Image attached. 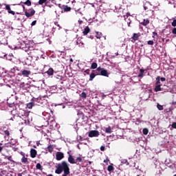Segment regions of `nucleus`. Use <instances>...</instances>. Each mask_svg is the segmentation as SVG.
<instances>
[{
	"label": "nucleus",
	"mask_w": 176,
	"mask_h": 176,
	"mask_svg": "<svg viewBox=\"0 0 176 176\" xmlns=\"http://www.w3.org/2000/svg\"><path fill=\"white\" fill-rule=\"evenodd\" d=\"M55 173L61 174L63 172L62 176H68L71 173L69 171V164L65 161H63L56 166Z\"/></svg>",
	"instance_id": "1"
},
{
	"label": "nucleus",
	"mask_w": 176,
	"mask_h": 176,
	"mask_svg": "<svg viewBox=\"0 0 176 176\" xmlns=\"http://www.w3.org/2000/svg\"><path fill=\"white\" fill-rule=\"evenodd\" d=\"M144 9L147 13H149V12L153 13V6H152V4H151V2L149 1H146L144 3Z\"/></svg>",
	"instance_id": "2"
},
{
	"label": "nucleus",
	"mask_w": 176,
	"mask_h": 176,
	"mask_svg": "<svg viewBox=\"0 0 176 176\" xmlns=\"http://www.w3.org/2000/svg\"><path fill=\"white\" fill-rule=\"evenodd\" d=\"M35 14V10L34 8H30L28 10H25V16L26 17H32Z\"/></svg>",
	"instance_id": "3"
},
{
	"label": "nucleus",
	"mask_w": 176,
	"mask_h": 176,
	"mask_svg": "<svg viewBox=\"0 0 176 176\" xmlns=\"http://www.w3.org/2000/svg\"><path fill=\"white\" fill-rule=\"evenodd\" d=\"M89 137L93 138V137H98L100 135V132L97 130H92L89 132Z\"/></svg>",
	"instance_id": "4"
},
{
	"label": "nucleus",
	"mask_w": 176,
	"mask_h": 176,
	"mask_svg": "<svg viewBox=\"0 0 176 176\" xmlns=\"http://www.w3.org/2000/svg\"><path fill=\"white\" fill-rule=\"evenodd\" d=\"M56 159L58 161L63 160V159H64V153L62 152H57L56 154Z\"/></svg>",
	"instance_id": "5"
},
{
	"label": "nucleus",
	"mask_w": 176,
	"mask_h": 176,
	"mask_svg": "<svg viewBox=\"0 0 176 176\" xmlns=\"http://www.w3.org/2000/svg\"><path fill=\"white\" fill-rule=\"evenodd\" d=\"M21 75H23V76H25L26 78H28V76L31 75V71L30 70L22 69L21 71Z\"/></svg>",
	"instance_id": "6"
},
{
	"label": "nucleus",
	"mask_w": 176,
	"mask_h": 176,
	"mask_svg": "<svg viewBox=\"0 0 176 176\" xmlns=\"http://www.w3.org/2000/svg\"><path fill=\"white\" fill-rule=\"evenodd\" d=\"M140 36H141L140 33H134L131 37V42H133V41H134V42H135V41H138V39H140Z\"/></svg>",
	"instance_id": "7"
},
{
	"label": "nucleus",
	"mask_w": 176,
	"mask_h": 176,
	"mask_svg": "<svg viewBox=\"0 0 176 176\" xmlns=\"http://www.w3.org/2000/svg\"><path fill=\"white\" fill-rule=\"evenodd\" d=\"M69 163H70V164H76V162L75 158H74V156H72V155H69L67 159Z\"/></svg>",
	"instance_id": "8"
},
{
	"label": "nucleus",
	"mask_w": 176,
	"mask_h": 176,
	"mask_svg": "<svg viewBox=\"0 0 176 176\" xmlns=\"http://www.w3.org/2000/svg\"><path fill=\"white\" fill-rule=\"evenodd\" d=\"M6 10H8V12L10 14H12V16H14V14H16V12H14V11H12L10 9V6L9 4H6Z\"/></svg>",
	"instance_id": "9"
},
{
	"label": "nucleus",
	"mask_w": 176,
	"mask_h": 176,
	"mask_svg": "<svg viewBox=\"0 0 176 176\" xmlns=\"http://www.w3.org/2000/svg\"><path fill=\"white\" fill-rule=\"evenodd\" d=\"M36 155H37L36 150L32 148L30 150V157H32V159H34V157H36Z\"/></svg>",
	"instance_id": "10"
},
{
	"label": "nucleus",
	"mask_w": 176,
	"mask_h": 176,
	"mask_svg": "<svg viewBox=\"0 0 176 176\" xmlns=\"http://www.w3.org/2000/svg\"><path fill=\"white\" fill-rule=\"evenodd\" d=\"M60 8L63 10H64V12H71V10H72V8H71V7H69L68 6H65V5L62 6V7H60Z\"/></svg>",
	"instance_id": "11"
},
{
	"label": "nucleus",
	"mask_w": 176,
	"mask_h": 176,
	"mask_svg": "<svg viewBox=\"0 0 176 176\" xmlns=\"http://www.w3.org/2000/svg\"><path fill=\"white\" fill-rule=\"evenodd\" d=\"M100 75L102 76H106L107 78H108V76H109L108 75V72L104 69H102V71L100 72Z\"/></svg>",
	"instance_id": "12"
},
{
	"label": "nucleus",
	"mask_w": 176,
	"mask_h": 176,
	"mask_svg": "<svg viewBox=\"0 0 176 176\" xmlns=\"http://www.w3.org/2000/svg\"><path fill=\"white\" fill-rule=\"evenodd\" d=\"M90 32V28L89 26H86L82 32L83 35H87Z\"/></svg>",
	"instance_id": "13"
},
{
	"label": "nucleus",
	"mask_w": 176,
	"mask_h": 176,
	"mask_svg": "<svg viewBox=\"0 0 176 176\" xmlns=\"http://www.w3.org/2000/svg\"><path fill=\"white\" fill-rule=\"evenodd\" d=\"M76 45H78L79 46V47H85V43H83L80 40H78L76 41Z\"/></svg>",
	"instance_id": "14"
},
{
	"label": "nucleus",
	"mask_w": 176,
	"mask_h": 176,
	"mask_svg": "<svg viewBox=\"0 0 176 176\" xmlns=\"http://www.w3.org/2000/svg\"><path fill=\"white\" fill-rule=\"evenodd\" d=\"M46 74H47L49 76H52L53 74H54V69H53V68H50L48 71L46 72Z\"/></svg>",
	"instance_id": "15"
},
{
	"label": "nucleus",
	"mask_w": 176,
	"mask_h": 176,
	"mask_svg": "<svg viewBox=\"0 0 176 176\" xmlns=\"http://www.w3.org/2000/svg\"><path fill=\"white\" fill-rule=\"evenodd\" d=\"M140 73L138 75V78H144V74L145 72V69H140Z\"/></svg>",
	"instance_id": "16"
},
{
	"label": "nucleus",
	"mask_w": 176,
	"mask_h": 176,
	"mask_svg": "<svg viewBox=\"0 0 176 176\" xmlns=\"http://www.w3.org/2000/svg\"><path fill=\"white\" fill-rule=\"evenodd\" d=\"M21 162L22 163H23V164H28V158L25 157V156H23L21 160Z\"/></svg>",
	"instance_id": "17"
},
{
	"label": "nucleus",
	"mask_w": 176,
	"mask_h": 176,
	"mask_svg": "<svg viewBox=\"0 0 176 176\" xmlns=\"http://www.w3.org/2000/svg\"><path fill=\"white\" fill-rule=\"evenodd\" d=\"M34 105H35V103H34V102H30L27 104V108L29 109H32V107H34Z\"/></svg>",
	"instance_id": "18"
},
{
	"label": "nucleus",
	"mask_w": 176,
	"mask_h": 176,
	"mask_svg": "<svg viewBox=\"0 0 176 176\" xmlns=\"http://www.w3.org/2000/svg\"><path fill=\"white\" fill-rule=\"evenodd\" d=\"M22 116L24 118V119H27V118L30 116V112L24 111L23 114H22Z\"/></svg>",
	"instance_id": "19"
},
{
	"label": "nucleus",
	"mask_w": 176,
	"mask_h": 176,
	"mask_svg": "<svg viewBox=\"0 0 176 176\" xmlns=\"http://www.w3.org/2000/svg\"><path fill=\"white\" fill-rule=\"evenodd\" d=\"M123 164H125V166H129V162L127 160L122 159L121 160V166H123Z\"/></svg>",
	"instance_id": "20"
},
{
	"label": "nucleus",
	"mask_w": 176,
	"mask_h": 176,
	"mask_svg": "<svg viewBox=\"0 0 176 176\" xmlns=\"http://www.w3.org/2000/svg\"><path fill=\"white\" fill-rule=\"evenodd\" d=\"M107 170L108 171H109V173H111V171H113V170H115V168L113 167V164H111V165H109L108 167H107Z\"/></svg>",
	"instance_id": "21"
},
{
	"label": "nucleus",
	"mask_w": 176,
	"mask_h": 176,
	"mask_svg": "<svg viewBox=\"0 0 176 176\" xmlns=\"http://www.w3.org/2000/svg\"><path fill=\"white\" fill-rule=\"evenodd\" d=\"M141 24L144 25V27L146 26L148 24H149V19H144Z\"/></svg>",
	"instance_id": "22"
},
{
	"label": "nucleus",
	"mask_w": 176,
	"mask_h": 176,
	"mask_svg": "<svg viewBox=\"0 0 176 176\" xmlns=\"http://www.w3.org/2000/svg\"><path fill=\"white\" fill-rule=\"evenodd\" d=\"M105 133H107V134H111V133H112V128H111V126H108L105 129Z\"/></svg>",
	"instance_id": "23"
},
{
	"label": "nucleus",
	"mask_w": 176,
	"mask_h": 176,
	"mask_svg": "<svg viewBox=\"0 0 176 176\" xmlns=\"http://www.w3.org/2000/svg\"><path fill=\"white\" fill-rule=\"evenodd\" d=\"M6 158L8 159V160H9L10 162H11V163H16V162L13 160L12 155L10 156L6 155Z\"/></svg>",
	"instance_id": "24"
},
{
	"label": "nucleus",
	"mask_w": 176,
	"mask_h": 176,
	"mask_svg": "<svg viewBox=\"0 0 176 176\" xmlns=\"http://www.w3.org/2000/svg\"><path fill=\"white\" fill-rule=\"evenodd\" d=\"M162 85H156L155 87V91L157 92V91H162Z\"/></svg>",
	"instance_id": "25"
},
{
	"label": "nucleus",
	"mask_w": 176,
	"mask_h": 176,
	"mask_svg": "<svg viewBox=\"0 0 176 176\" xmlns=\"http://www.w3.org/2000/svg\"><path fill=\"white\" fill-rule=\"evenodd\" d=\"M36 168L37 170H40V171H42V170H43V167L42 166V165H41L39 163H38L36 165Z\"/></svg>",
	"instance_id": "26"
},
{
	"label": "nucleus",
	"mask_w": 176,
	"mask_h": 176,
	"mask_svg": "<svg viewBox=\"0 0 176 176\" xmlns=\"http://www.w3.org/2000/svg\"><path fill=\"white\" fill-rule=\"evenodd\" d=\"M23 5H26L27 6H31L32 5V3L30 0H27L26 1L23 3Z\"/></svg>",
	"instance_id": "27"
},
{
	"label": "nucleus",
	"mask_w": 176,
	"mask_h": 176,
	"mask_svg": "<svg viewBox=\"0 0 176 176\" xmlns=\"http://www.w3.org/2000/svg\"><path fill=\"white\" fill-rule=\"evenodd\" d=\"M96 74L94 73H91L90 75H89V80L91 81L93 80V79H94L96 78Z\"/></svg>",
	"instance_id": "28"
},
{
	"label": "nucleus",
	"mask_w": 176,
	"mask_h": 176,
	"mask_svg": "<svg viewBox=\"0 0 176 176\" xmlns=\"http://www.w3.org/2000/svg\"><path fill=\"white\" fill-rule=\"evenodd\" d=\"M53 145L52 144H50L48 146H47V150H48V152H50V153H52V152H53Z\"/></svg>",
	"instance_id": "29"
},
{
	"label": "nucleus",
	"mask_w": 176,
	"mask_h": 176,
	"mask_svg": "<svg viewBox=\"0 0 176 176\" xmlns=\"http://www.w3.org/2000/svg\"><path fill=\"white\" fill-rule=\"evenodd\" d=\"M76 164H77L78 163H82V162H83V160L82 159V157H78L76 159Z\"/></svg>",
	"instance_id": "30"
},
{
	"label": "nucleus",
	"mask_w": 176,
	"mask_h": 176,
	"mask_svg": "<svg viewBox=\"0 0 176 176\" xmlns=\"http://www.w3.org/2000/svg\"><path fill=\"white\" fill-rule=\"evenodd\" d=\"M156 80H157L155 83L156 86L160 85V76H157Z\"/></svg>",
	"instance_id": "31"
},
{
	"label": "nucleus",
	"mask_w": 176,
	"mask_h": 176,
	"mask_svg": "<svg viewBox=\"0 0 176 176\" xmlns=\"http://www.w3.org/2000/svg\"><path fill=\"white\" fill-rule=\"evenodd\" d=\"M157 109H159V111H163L164 109V108L163 107V105H161L160 104H157Z\"/></svg>",
	"instance_id": "32"
},
{
	"label": "nucleus",
	"mask_w": 176,
	"mask_h": 176,
	"mask_svg": "<svg viewBox=\"0 0 176 176\" xmlns=\"http://www.w3.org/2000/svg\"><path fill=\"white\" fill-rule=\"evenodd\" d=\"M101 36H102V34L101 32H96V38L98 39H101Z\"/></svg>",
	"instance_id": "33"
},
{
	"label": "nucleus",
	"mask_w": 176,
	"mask_h": 176,
	"mask_svg": "<svg viewBox=\"0 0 176 176\" xmlns=\"http://www.w3.org/2000/svg\"><path fill=\"white\" fill-rule=\"evenodd\" d=\"M97 67H98L97 63H93L91 64V68L92 69H96V68H97Z\"/></svg>",
	"instance_id": "34"
},
{
	"label": "nucleus",
	"mask_w": 176,
	"mask_h": 176,
	"mask_svg": "<svg viewBox=\"0 0 176 176\" xmlns=\"http://www.w3.org/2000/svg\"><path fill=\"white\" fill-rule=\"evenodd\" d=\"M148 133H149V131L148 130V129L144 128V129H143V134H144V135H148Z\"/></svg>",
	"instance_id": "35"
},
{
	"label": "nucleus",
	"mask_w": 176,
	"mask_h": 176,
	"mask_svg": "<svg viewBox=\"0 0 176 176\" xmlns=\"http://www.w3.org/2000/svg\"><path fill=\"white\" fill-rule=\"evenodd\" d=\"M46 2H47V0H39L38 5H43V3H46Z\"/></svg>",
	"instance_id": "36"
},
{
	"label": "nucleus",
	"mask_w": 176,
	"mask_h": 176,
	"mask_svg": "<svg viewBox=\"0 0 176 176\" xmlns=\"http://www.w3.org/2000/svg\"><path fill=\"white\" fill-rule=\"evenodd\" d=\"M4 134L7 135V137H10V132L8 130L4 131Z\"/></svg>",
	"instance_id": "37"
},
{
	"label": "nucleus",
	"mask_w": 176,
	"mask_h": 176,
	"mask_svg": "<svg viewBox=\"0 0 176 176\" xmlns=\"http://www.w3.org/2000/svg\"><path fill=\"white\" fill-rule=\"evenodd\" d=\"M81 97H82V98H86V97H87V95L86 94V92H82L81 94Z\"/></svg>",
	"instance_id": "38"
},
{
	"label": "nucleus",
	"mask_w": 176,
	"mask_h": 176,
	"mask_svg": "<svg viewBox=\"0 0 176 176\" xmlns=\"http://www.w3.org/2000/svg\"><path fill=\"white\" fill-rule=\"evenodd\" d=\"M7 104H8L10 108H13V107H14V103H9V102H8Z\"/></svg>",
	"instance_id": "39"
},
{
	"label": "nucleus",
	"mask_w": 176,
	"mask_h": 176,
	"mask_svg": "<svg viewBox=\"0 0 176 176\" xmlns=\"http://www.w3.org/2000/svg\"><path fill=\"white\" fill-rule=\"evenodd\" d=\"M172 27H176V19H174L172 22Z\"/></svg>",
	"instance_id": "40"
},
{
	"label": "nucleus",
	"mask_w": 176,
	"mask_h": 176,
	"mask_svg": "<svg viewBox=\"0 0 176 176\" xmlns=\"http://www.w3.org/2000/svg\"><path fill=\"white\" fill-rule=\"evenodd\" d=\"M84 72H85V74H87V75H89L90 74V69H87Z\"/></svg>",
	"instance_id": "41"
},
{
	"label": "nucleus",
	"mask_w": 176,
	"mask_h": 176,
	"mask_svg": "<svg viewBox=\"0 0 176 176\" xmlns=\"http://www.w3.org/2000/svg\"><path fill=\"white\" fill-rule=\"evenodd\" d=\"M172 129H176V122H173L171 124Z\"/></svg>",
	"instance_id": "42"
},
{
	"label": "nucleus",
	"mask_w": 176,
	"mask_h": 176,
	"mask_svg": "<svg viewBox=\"0 0 176 176\" xmlns=\"http://www.w3.org/2000/svg\"><path fill=\"white\" fill-rule=\"evenodd\" d=\"M172 34H173L174 35H176V28H174L172 30Z\"/></svg>",
	"instance_id": "43"
},
{
	"label": "nucleus",
	"mask_w": 176,
	"mask_h": 176,
	"mask_svg": "<svg viewBox=\"0 0 176 176\" xmlns=\"http://www.w3.org/2000/svg\"><path fill=\"white\" fill-rule=\"evenodd\" d=\"M36 25V21H33L31 23L32 27H34V25Z\"/></svg>",
	"instance_id": "44"
},
{
	"label": "nucleus",
	"mask_w": 176,
	"mask_h": 176,
	"mask_svg": "<svg viewBox=\"0 0 176 176\" xmlns=\"http://www.w3.org/2000/svg\"><path fill=\"white\" fill-rule=\"evenodd\" d=\"M160 80H161V82H165L166 78H164V77L160 78Z\"/></svg>",
	"instance_id": "45"
},
{
	"label": "nucleus",
	"mask_w": 176,
	"mask_h": 176,
	"mask_svg": "<svg viewBox=\"0 0 176 176\" xmlns=\"http://www.w3.org/2000/svg\"><path fill=\"white\" fill-rule=\"evenodd\" d=\"M100 151H102V152H104V151H105V146H100Z\"/></svg>",
	"instance_id": "46"
},
{
	"label": "nucleus",
	"mask_w": 176,
	"mask_h": 176,
	"mask_svg": "<svg viewBox=\"0 0 176 176\" xmlns=\"http://www.w3.org/2000/svg\"><path fill=\"white\" fill-rule=\"evenodd\" d=\"M24 123L25 124H28V123H30V120H28V119L24 120Z\"/></svg>",
	"instance_id": "47"
},
{
	"label": "nucleus",
	"mask_w": 176,
	"mask_h": 176,
	"mask_svg": "<svg viewBox=\"0 0 176 176\" xmlns=\"http://www.w3.org/2000/svg\"><path fill=\"white\" fill-rule=\"evenodd\" d=\"M147 43L148 45H153V41H148Z\"/></svg>",
	"instance_id": "48"
},
{
	"label": "nucleus",
	"mask_w": 176,
	"mask_h": 176,
	"mask_svg": "<svg viewBox=\"0 0 176 176\" xmlns=\"http://www.w3.org/2000/svg\"><path fill=\"white\" fill-rule=\"evenodd\" d=\"M54 24H55V25H57V27H59V28H61V27L58 25V22L55 21Z\"/></svg>",
	"instance_id": "49"
},
{
	"label": "nucleus",
	"mask_w": 176,
	"mask_h": 176,
	"mask_svg": "<svg viewBox=\"0 0 176 176\" xmlns=\"http://www.w3.org/2000/svg\"><path fill=\"white\" fill-rule=\"evenodd\" d=\"M102 69H104V68L98 67L97 69V71H99L100 72H101V71H102Z\"/></svg>",
	"instance_id": "50"
},
{
	"label": "nucleus",
	"mask_w": 176,
	"mask_h": 176,
	"mask_svg": "<svg viewBox=\"0 0 176 176\" xmlns=\"http://www.w3.org/2000/svg\"><path fill=\"white\" fill-rule=\"evenodd\" d=\"M20 155H21L23 157L25 156V153H24L23 151L20 152Z\"/></svg>",
	"instance_id": "51"
},
{
	"label": "nucleus",
	"mask_w": 176,
	"mask_h": 176,
	"mask_svg": "<svg viewBox=\"0 0 176 176\" xmlns=\"http://www.w3.org/2000/svg\"><path fill=\"white\" fill-rule=\"evenodd\" d=\"M108 162H109V159L108 158L104 160V163H108Z\"/></svg>",
	"instance_id": "52"
},
{
	"label": "nucleus",
	"mask_w": 176,
	"mask_h": 176,
	"mask_svg": "<svg viewBox=\"0 0 176 176\" xmlns=\"http://www.w3.org/2000/svg\"><path fill=\"white\" fill-rule=\"evenodd\" d=\"M28 54H29V56H32V52L29 51V52L28 53Z\"/></svg>",
	"instance_id": "53"
},
{
	"label": "nucleus",
	"mask_w": 176,
	"mask_h": 176,
	"mask_svg": "<svg viewBox=\"0 0 176 176\" xmlns=\"http://www.w3.org/2000/svg\"><path fill=\"white\" fill-rule=\"evenodd\" d=\"M3 151V146H0V153Z\"/></svg>",
	"instance_id": "54"
},
{
	"label": "nucleus",
	"mask_w": 176,
	"mask_h": 176,
	"mask_svg": "<svg viewBox=\"0 0 176 176\" xmlns=\"http://www.w3.org/2000/svg\"><path fill=\"white\" fill-rule=\"evenodd\" d=\"M172 104H173V105H176V102H172Z\"/></svg>",
	"instance_id": "55"
},
{
	"label": "nucleus",
	"mask_w": 176,
	"mask_h": 176,
	"mask_svg": "<svg viewBox=\"0 0 176 176\" xmlns=\"http://www.w3.org/2000/svg\"><path fill=\"white\" fill-rule=\"evenodd\" d=\"M18 176H23V173H18Z\"/></svg>",
	"instance_id": "56"
},
{
	"label": "nucleus",
	"mask_w": 176,
	"mask_h": 176,
	"mask_svg": "<svg viewBox=\"0 0 176 176\" xmlns=\"http://www.w3.org/2000/svg\"><path fill=\"white\" fill-rule=\"evenodd\" d=\"M70 62L74 63V60L72 58H70Z\"/></svg>",
	"instance_id": "57"
},
{
	"label": "nucleus",
	"mask_w": 176,
	"mask_h": 176,
	"mask_svg": "<svg viewBox=\"0 0 176 176\" xmlns=\"http://www.w3.org/2000/svg\"><path fill=\"white\" fill-rule=\"evenodd\" d=\"M153 35H157V33H156V32H154Z\"/></svg>",
	"instance_id": "58"
},
{
	"label": "nucleus",
	"mask_w": 176,
	"mask_h": 176,
	"mask_svg": "<svg viewBox=\"0 0 176 176\" xmlns=\"http://www.w3.org/2000/svg\"><path fill=\"white\" fill-rule=\"evenodd\" d=\"M23 10H25V6H23Z\"/></svg>",
	"instance_id": "59"
},
{
	"label": "nucleus",
	"mask_w": 176,
	"mask_h": 176,
	"mask_svg": "<svg viewBox=\"0 0 176 176\" xmlns=\"http://www.w3.org/2000/svg\"><path fill=\"white\" fill-rule=\"evenodd\" d=\"M47 176H53V175L50 174V175H47Z\"/></svg>",
	"instance_id": "60"
},
{
	"label": "nucleus",
	"mask_w": 176,
	"mask_h": 176,
	"mask_svg": "<svg viewBox=\"0 0 176 176\" xmlns=\"http://www.w3.org/2000/svg\"><path fill=\"white\" fill-rule=\"evenodd\" d=\"M25 52H28V50H25Z\"/></svg>",
	"instance_id": "61"
},
{
	"label": "nucleus",
	"mask_w": 176,
	"mask_h": 176,
	"mask_svg": "<svg viewBox=\"0 0 176 176\" xmlns=\"http://www.w3.org/2000/svg\"><path fill=\"white\" fill-rule=\"evenodd\" d=\"M118 54H119L117 53V54H116V56H118Z\"/></svg>",
	"instance_id": "62"
},
{
	"label": "nucleus",
	"mask_w": 176,
	"mask_h": 176,
	"mask_svg": "<svg viewBox=\"0 0 176 176\" xmlns=\"http://www.w3.org/2000/svg\"><path fill=\"white\" fill-rule=\"evenodd\" d=\"M174 176H176V174H175V175H174Z\"/></svg>",
	"instance_id": "63"
},
{
	"label": "nucleus",
	"mask_w": 176,
	"mask_h": 176,
	"mask_svg": "<svg viewBox=\"0 0 176 176\" xmlns=\"http://www.w3.org/2000/svg\"><path fill=\"white\" fill-rule=\"evenodd\" d=\"M137 176H140V175H138Z\"/></svg>",
	"instance_id": "64"
}]
</instances>
